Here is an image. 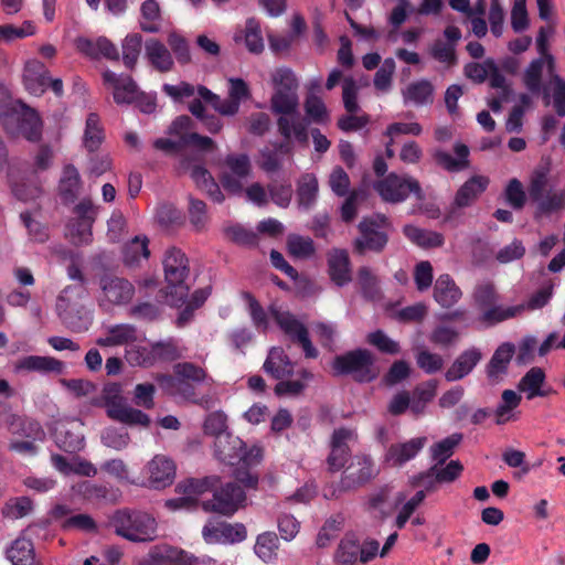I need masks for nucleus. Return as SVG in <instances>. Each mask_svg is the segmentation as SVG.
<instances>
[{
    "instance_id": "nucleus-1",
    "label": "nucleus",
    "mask_w": 565,
    "mask_h": 565,
    "mask_svg": "<svg viewBox=\"0 0 565 565\" xmlns=\"http://www.w3.org/2000/svg\"><path fill=\"white\" fill-rule=\"evenodd\" d=\"M299 98L297 92L276 89L270 98V108L277 118V129L284 139L294 138L301 147H308L309 120L298 111Z\"/></svg>"
},
{
    "instance_id": "nucleus-2",
    "label": "nucleus",
    "mask_w": 565,
    "mask_h": 565,
    "mask_svg": "<svg viewBox=\"0 0 565 565\" xmlns=\"http://www.w3.org/2000/svg\"><path fill=\"white\" fill-rule=\"evenodd\" d=\"M92 405L104 407L109 419L128 426H142L147 428L151 424L148 414L127 404L120 383H106L103 386L100 396L94 398Z\"/></svg>"
},
{
    "instance_id": "nucleus-3",
    "label": "nucleus",
    "mask_w": 565,
    "mask_h": 565,
    "mask_svg": "<svg viewBox=\"0 0 565 565\" xmlns=\"http://www.w3.org/2000/svg\"><path fill=\"white\" fill-rule=\"evenodd\" d=\"M163 269L169 289L167 295L171 298V303L174 306L183 303L190 291V287L185 284L190 274L186 255L180 248H169L164 254Z\"/></svg>"
},
{
    "instance_id": "nucleus-4",
    "label": "nucleus",
    "mask_w": 565,
    "mask_h": 565,
    "mask_svg": "<svg viewBox=\"0 0 565 565\" xmlns=\"http://www.w3.org/2000/svg\"><path fill=\"white\" fill-rule=\"evenodd\" d=\"M375 358L367 349H355L337 355L332 362L334 375H351L358 383H370L377 377Z\"/></svg>"
},
{
    "instance_id": "nucleus-5",
    "label": "nucleus",
    "mask_w": 565,
    "mask_h": 565,
    "mask_svg": "<svg viewBox=\"0 0 565 565\" xmlns=\"http://www.w3.org/2000/svg\"><path fill=\"white\" fill-rule=\"evenodd\" d=\"M111 523L118 535L132 542H149L156 537L157 522L145 512L119 510Z\"/></svg>"
},
{
    "instance_id": "nucleus-6",
    "label": "nucleus",
    "mask_w": 565,
    "mask_h": 565,
    "mask_svg": "<svg viewBox=\"0 0 565 565\" xmlns=\"http://www.w3.org/2000/svg\"><path fill=\"white\" fill-rule=\"evenodd\" d=\"M379 473L373 459L367 455H355L344 470L340 482L331 486L324 493L326 498H338L340 493L356 490Z\"/></svg>"
},
{
    "instance_id": "nucleus-7",
    "label": "nucleus",
    "mask_w": 565,
    "mask_h": 565,
    "mask_svg": "<svg viewBox=\"0 0 565 565\" xmlns=\"http://www.w3.org/2000/svg\"><path fill=\"white\" fill-rule=\"evenodd\" d=\"M98 286L100 292L97 302L105 312L111 311L116 306L129 303L135 295V287L128 279L113 274H103L98 279Z\"/></svg>"
},
{
    "instance_id": "nucleus-8",
    "label": "nucleus",
    "mask_w": 565,
    "mask_h": 565,
    "mask_svg": "<svg viewBox=\"0 0 565 565\" xmlns=\"http://www.w3.org/2000/svg\"><path fill=\"white\" fill-rule=\"evenodd\" d=\"M246 493L243 487L236 482L220 483L213 491L212 499L202 501L205 512L217 513L224 516L234 515L246 502Z\"/></svg>"
},
{
    "instance_id": "nucleus-9",
    "label": "nucleus",
    "mask_w": 565,
    "mask_h": 565,
    "mask_svg": "<svg viewBox=\"0 0 565 565\" xmlns=\"http://www.w3.org/2000/svg\"><path fill=\"white\" fill-rule=\"evenodd\" d=\"M375 190L383 201L390 203H401L408 198L409 193H413L418 201H424L426 198L420 183L416 179L408 175H397L396 173H390L379 181L375 184Z\"/></svg>"
},
{
    "instance_id": "nucleus-10",
    "label": "nucleus",
    "mask_w": 565,
    "mask_h": 565,
    "mask_svg": "<svg viewBox=\"0 0 565 565\" xmlns=\"http://www.w3.org/2000/svg\"><path fill=\"white\" fill-rule=\"evenodd\" d=\"M218 483V476L185 479L177 486V491L183 493L184 497L170 499L166 502V505L172 510L191 508L196 503V500L193 499L192 495H199L205 492L213 493Z\"/></svg>"
},
{
    "instance_id": "nucleus-11",
    "label": "nucleus",
    "mask_w": 565,
    "mask_h": 565,
    "mask_svg": "<svg viewBox=\"0 0 565 565\" xmlns=\"http://www.w3.org/2000/svg\"><path fill=\"white\" fill-rule=\"evenodd\" d=\"M379 223L372 217H364L358 225L360 235L353 242V250L364 255L367 250L380 254L387 243L388 235L379 230Z\"/></svg>"
},
{
    "instance_id": "nucleus-12",
    "label": "nucleus",
    "mask_w": 565,
    "mask_h": 565,
    "mask_svg": "<svg viewBox=\"0 0 565 565\" xmlns=\"http://www.w3.org/2000/svg\"><path fill=\"white\" fill-rule=\"evenodd\" d=\"M271 315L280 329L290 337L294 342L301 345L306 358L315 359L318 356V350L313 347L307 328L297 320L291 313L273 309Z\"/></svg>"
},
{
    "instance_id": "nucleus-13",
    "label": "nucleus",
    "mask_w": 565,
    "mask_h": 565,
    "mask_svg": "<svg viewBox=\"0 0 565 565\" xmlns=\"http://www.w3.org/2000/svg\"><path fill=\"white\" fill-rule=\"evenodd\" d=\"M202 536L209 544H235L246 539L247 531L242 523L220 522L216 525H205L202 530Z\"/></svg>"
},
{
    "instance_id": "nucleus-14",
    "label": "nucleus",
    "mask_w": 565,
    "mask_h": 565,
    "mask_svg": "<svg viewBox=\"0 0 565 565\" xmlns=\"http://www.w3.org/2000/svg\"><path fill=\"white\" fill-rule=\"evenodd\" d=\"M353 437V430L340 427L334 429L331 436V450L327 458L328 469L331 472L340 471L348 462L351 451L348 440Z\"/></svg>"
},
{
    "instance_id": "nucleus-15",
    "label": "nucleus",
    "mask_w": 565,
    "mask_h": 565,
    "mask_svg": "<svg viewBox=\"0 0 565 565\" xmlns=\"http://www.w3.org/2000/svg\"><path fill=\"white\" fill-rule=\"evenodd\" d=\"M328 275L337 287L351 282V260L347 249L332 248L327 254Z\"/></svg>"
},
{
    "instance_id": "nucleus-16",
    "label": "nucleus",
    "mask_w": 565,
    "mask_h": 565,
    "mask_svg": "<svg viewBox=\"0 0 565 565\" xmlns=\"http://www.w3.org/2000/svg\"><path fill=\"white\" fill-rule=\"evenodd\" d=\"M103 79L105 84L113 87L114 100L117 104H132L138 96L139 88L128 74L118 75L108 70L104 72Z\"/></svg>"
},
{
    "instance_id": "nucleus-17",
    "label": "nucleus",
    "mask_w": 565,
    "mask_h": 565,
    "mask_svg": "<svg viewBox=\"0 0 565 565\" xmlns=\"http://www.w3.org/2000/svg\"><path fill=\"white\" fill-rule=\"evenodd\" d=\"M515 353L514 344L504 342L497 348L486 366L487 377L492 384L499 383L508 374L509 364Z\"/></svg>"
},
{
    "instance_id": "nucleus-18",
    "label": "nucleus",
    "mask_w": 565,
    "mask_h": 565,
    "mask_svg": "<svg viewBox=\"0 0 565 565\" xmlns=\"http://www.w3.org/2000/svg\"><path fill=\"white\" fill-rule=\"evenodd\" d=\"M454 158L449 152L436 149L431 157L434 162L447 172H459L467 169L470 164L469 154L470 150L467 145L457 142L454 146Z\"/></svg>"
},
{
    "instance_id": "nucleus-19",
    "label": "nucleus",
    "mask_w": 565,
    "mask_h": 565,
    "mask_svg": "<svg viewBox=\"0 0 565 565\" xmlns=\"http://www.w3.org/2000/svg\"><path fill=\"white\" fill-rule=\"evenodd\" d=\"M490 180L484 175H472L456 192L454 205L470 206L488 188Z\"/></svg>"
},
{
    "instance_id": "nucleus-20",
    "label": "nucleus",
    "mask_w": 565,
    "mask_h": 565,
    "mask_svg": "<svg viewBox=\"0 0 565 565\" xmlns=\"http://www.w3.org/2000/svg\"><path fill=\"white\" fill-rule=\"evenodd\" d=\"M482 353L477 348H470L461 352L445 373L448 382H455L463 379L472 372L476 365L481 361Z\"/></svg>"
},
{
    "instance_id": "nucleus-21",
    "label": "nucleus",
    "mask_w": 565,
    "mask_h": 565,
    "mask_svg": "<svg viewBox=\"0 0 565 565\" xmlns=\"http://www.w3.org/2000/svg\"><path fill=\"white\" fill-rule=\"evenodd\" d=\"M425 444L426 437H417L406 443L393 444L386 451L385 461L392 466H402L415 458Z\"/></svg>"
},
{
    "instance_id": "nucleus-22",
    "label": "nucleus",
    "mask_w": 565,
    "mask_h": 565,
    "mask_svg": "<svg viewBox=\"0 0 565 565\" xmlns=\"http://www.w3.org/2000/svg\"><path fill=\"white\" fill-rule=\"evenodd\" d=\"M244 448V441L231 434L218 437L214 443V455L223 463L235 466L239 463L242 458V449Z\"/></svg>"
},
{
    "instance_id": "nucleus-23",
    "label": "nucleus",
    "mask_w": 565,
    "mask_h": 565,
    "mask_svg": "<svg viewBox=\"0 0 565 565\" xmlns=\"http://www.w3.org/2000/svg\"><path fill=\"white\" fill-rule=\"evenodd\" d=\"M23 79L30 93L41 95L47 89L50 72L41 61L31 60L25 64Z\"/></svg>"
},
{
    "instance_id": "nucleus-24",
    "label": "nucleus",
    "mask_w": 565,
    "mask_h": 565,
    "mask_svg": "<svg viewBox=\"0 0 565 565\" xmlns=\"http://www.w3.org/2000/svg\"><path fill=\"white\" fill-rule=\"evenodd\" d=\"M149 480L156 488L170 484L175 476L174 462L162 455H157L147 465Z\"/></svg>"
},
{
    "instance_id": "nucleus-25",
    "label": "nucleus",
    "mask_w": 565,
    "mask_h": 565,
    "mask_svg": "<svg viewBox=\"0 0 565 565\" xmlns=\"http://www.w3.org/2000/svg\"><path fill=\"white\" fill-rule=\"evenodd\" d=\"M64 363L52 356L26 355L14 364L15 372L57 373L63 371Z\"/></svg>"
},
{
    "instance_id": "nucleus-26",
    "label": "nucleus",
    "mask_w": 565,
    "mask_h": 565,
    "mask_svg": "<svg viewBox=\"0 0 565 565\" xmlns=\"http://www.w3.org/2000/svg\"><path fill=\"white\" fill-rule=\"evenodd\" d=\"M263 369L275 380H282L294 374V364L281 348L270 349Z\"/></svg>"
},
{
    "instance_id": "nucleus-27",
    "label": "nucleus",
    "mask_w": 565,
    "mask_h": 565,
    "mask_svg": "<svg viewBox=\"0 0 565 565\" xmlns=\"http://www.w3.org/2000/svg\"><path fill=\"white\" fill-rule=\"evenodd\" d=\"M146 57L150 65L161 72H170L173 67V58L167 46L157 39H149L145 44Z\"/></svg>"
},
{
    "instance_id": "nucleus-28",
    "label": "nucleus",
    "mask_w": 565,
    "mask_h": 565,
    "mask_svg": "<svg viewBox=\"0 0 565 565\" xmlns=\"http://www.w3.org/2000/svg\"><path fill=\"white\" fill-rule=\"evenodd\" d=\"M77 46L81 52L92 58L104 56L110 61H119L118 49L110 40L105 36H100L96 41L79 39Z\"/></svg>"
},
{
    "instance_id": "nucleus-29",
    "label": "nucleus",
    "mask_w": 565,
    "mask_h": 565,
    "mask_svg": "<svg viewBox=\"0 0 565 565\" xmlns=\"http://www.w3.org/2000/svg\"><path fill=\"white\" fill-rule=\"evenodd\" d=\"M462 292L448 275H440L434 286V298L444 308H450L459 301Z\"/></svg>"
},
{
    "instance_id": "nucleus-30",
    "label": "nucleus",
    "mask_w": 565,
    "mask_h": 565,
    "mask_svg": "<svg viewBox=\"0 0 565 565\" xmlns=\"http://www.w3.org/2000/svg\"><path fill=\"white\" fill-rule=\"evenodd\" d=\"M234 41L237 43L244 41L250 53L260 54L265 46L259 21L255 18L247 19L245 29L235 33Z\"/></svg>"
},
{
    "instance_id": "nucleus-31",
    "label": "nucleus",
    "mask_w": 565,
    "mask_h": 565,
    "mask_svg": "<svg viewBox=\"0 0 565 565\" xmlns=\"http://www.w3.org/2000/svg\"><path fill=\"white\" fill-rule=\"evenodd\" d=\"M7 557L12 565H40L35 561L34 546L31 540L18 537L7 550Z\"/></svg>"
},
{
    "instance_id": "nucleus-32",
    "label": "nucleus",
    "mask_w": 565,
    "mask_h": 565,
    "mask_svg": "<svg viewBox=\"0 0 565 565\" xmlns=\"http://www.w3.org/2000/svg\"><path fill=\"white\" fill-rule=\"evenodd\" d=\"M404 104L423 106L433 103L434 86L427 79H420L407 85L403 90Z\"/></svg>"
},
{
    "instance_id": "nucleus-33",
    "label": "nucleus",
    "mask_w": 565,
    "mask_h": 565,
    "mask_svg": "<svg viewBox=\"0 0 565 565\" xmlns=\"http://www.w3.org/2000/svg\"><path fill=\"white\" fill-rule=\"evenodd\" d=\"M318 191L319 185L317 178L311 173L303 174L298 181L296 191L299 209L305 211L310 210L317 201Z\"/></svg>"
},
{
    "instance_id": "nucleus-34",
    "label": "nucleus",
    "mask_w": 565,
    "mask_h": 565,
    "mask_svg": "<svg viewBox=\"0 0 565 565\" xmlns=\"http://www.w3.org/2000/svg\"><path fill=\"white\" fill-rule=\"evenodd\" d=\"M191 178L196 186L206 192L214 202L221 203L224 201L220 185L215 182L207 169L202 166H194L191 170Z\"/></svg>"
},
{
    "instance_id": "nucleus-35",
    "label": "nucleus",
    "mask_w": 565,
    "mask_h": 565,
    "mask_svg": "<svg viewBox=\"0 0 565 565\" xmlns=\"http://www.w3.org/2000/svg\"><path fill=\"white\" fill-rule=\"evenodd\" d=\"M403 233L409 241L424 248L440 247L445 242L441 233L423 230L414 225H405Z\"/></svg>"
},
{
    "instance_id": "nucleus-36",
    "label": "nucleus",
    "mask_w": 565,
    "mask_h": 565,
    "mask_svg": "<svg viewBox=\"0 0 565 565\" xmlns=\"http://www.w3.org/2000/svg\"><path fill=\"white\" fill-rule=\"evenodd\" d=\"M54 436L56 446L65 452L75 454L84 447V436L65 424L55 428Z\"/></svg>"
},
{
    "instance_id": "nucleus-37",
    "label": "nucleus",
    "mask_w": 565,
    "mask_h": 565,
    "mask_svg": "<svg viewBox=\"0 0 565 565\" xmlns=\"http://www.w3.org/2000/svg\"><path fill=\"white\" fill-rule=\"evenodd\" d=\"M140 29L146 33H158L161 28V9L157 0H145L140 7Z\"/></svg>"
},
{
    "instance_id": "nucleus-38",
    "label": "nucleus",
    "mask_w": 565,
    "mask_h": 565,
    "mask_svg": "<svg viewBox=\"0 0 565 565\" xmlns=\"http://www.w3.org/2000/svg\"><path fill=\"white\" fill-rule=\"evenodd\" d=\"M73 290V287H65L57 297L56 311L62 322L73 331L86 330L87 327L83 326L82 318H75L71 315V303L68 294Z\"/></svg>"
},
{
    "instance_id": "nucleus-39",
    "label": "nucleus",
    "mask_w": 565,
    "mask_h": 565,
    "mask_svg": "<svg viewBox=\"0 0 565 565\" xmlns=\"http://www.w3.org/2000/svg\"><path fill=\"white\" fill-rule=\"evenodd\" d=\"M154 379L166 394L181 395L185 398L194 396V387L190 383H183L175 374H158Z\"/></svg>"
},
{
    "instance_id": "nucleus-40",
    "label": "nucleus",
    "mask_w": 565,
    "mask_h": 565,
    "mask_svg": "<svg viewBox=\"0 0 565 565\" xmlns=\"http://www.w3.org/2000/svg\"><path fill=\"white\" fill-rule=\"evenodd\" d=\"M81 188V177L78 170L72 166H65L60 180L58 191L63 200L73 202L78 194Z\"/></svg>"
},
{
    "instance_id": "nucleus-41",
    "label": "nucleus",
    "mask_w": 565,
    "mask_h": 565,
    "mask_svg": "<svg viewBox=\"0 0 565 565\" xmlns=\"http://www.w3.org/2000/svg\"><path fill=\"white\" fill-rule=\"evenodd\" d=\"M545 372L542 367L534 366L530 369L524 376L520 380L518 388L526 393L527 399H533L541 394V387L545 383Z\"/></svg>"
},
{
    "instance_id": "nucleus-42",
    "label": "nucleus",
    "mask_w": 565,
    "mask_h": 565,
    "mask_svg": "<svg viewBox=\"0 0 565 565\" xmlns=\"http://www.w3.org/2000/svg\"><path fill=\"white\" fill-rule=\"evenodd\" d=\"M105 139L104 129L100 126L99 116L96 113L88 114L84 131V146L89 152L96 151Z\"/></svg>"
},
{
    "instance_id": "nucleus-43",
    "label": "nucleus",
    "mask_w": 565,
    "mask_h": 565,
    "mask_svg": "<svg viewBox=\"0 0 565 565\" xmlns=\"http://www.w3.org/2000/svg\"><path fill=\"white\" fill-rule=\"evenodd\" d=\"M358 282L360 285L363 298L367 300H377L381 298V287L379 278L367 266H362L358 270Z\"/></svg>"
},
{
    "instance_id": "nucleus-44",
    "label": "nucleus",
    "mask_w": 565,
    "mask_h": 565,
    "mask_svg": "<svg viewBox=\"0 0 565 565\" xmlns=\"http://www.w3.org/2000/svg\"><path fill=\"white\" fill-rule=\"evenodd\" d=\"M303 108L306 113L305 118L309 120V125L311 122L317 125H324L330 120V115L326 104L319 96L315 94H309L306 97Z\"/></svg>"
},
{
    "instance_id": "nucleus-45",
    "label": "nucleus",
    "mask_w": 565,
    "mask_h": 565,
    "mask_svg": "<svg viewBox=\"0 0 565 565\" xmlns=\"http://www.w3.org/2000/svg\"><path fill=\"white\" fill-rule=\"evenodd\" d=\"M462 438V434L455 433L434 444L430 447L433 460H435L438 465H444L446 460L454 455L455 448L461 443Z\"/></svg>"
},
{
    "instance_id": "nucleus-46",
    "label": "nucleus",
    "mask_w": 565,
    "mask_h": 565,
    "mask_svg": "<svg viewBox=\"0 0 565 565\" xmlns=\"http://www.w3.org/2000/svg\"><path fill=\"white\" fill-rule=\"evenodd\" d=\"M148 238L146 236H136L129 243L124 246V262L126 265L132 266L141 258L147 259L150 255L148 248Z\"/></svg>"
},
{
    "instance_id": "nucleus-47",
    "label": "nucleus",
    "mask_w": 565,
    "mask_h": 565,
    "mask_svg": "<svg viewBox=\"0 0 565 565\" xmlns=\"http://www.w3.org/2000/svg\"><path fill=\"white\" fill-rule=\"evenodd\" d=\"M225 236L236 245L247 248L258 246L259 237L253 230H248L241 224L231 225L224 228Z\"/></svg>"
},
{
    "instance_id": "nucleus-48",
    "label": "nucleus",
    "mask_w": 565,
    "mask_h": 565,
    "mask_svg": "<svg viewBox=\"0 0 565 565\" xmlns=\"http://www.w3.org/2000/svg\"><path fill=\"white\" fill-rule=\"evenodd\" d=\"M142 47V36L139 33L128 34L122 41V62L128 70H134Z\"/></svg>"
},
{
    "instance_id": "nucleus-49",
    "label": "nucleus",
    "mask_w": 565,
    "mask_h": 565,
    "mask_svg": "<svg viewBox=\"0 0 565 565\" xmlns=\"http://www.w3.org/2000/svg\"><path fill=\"white\" fill-rule=\"evenodd\" d=\"M524 309V305L511 306L507 308L492 305V307H489L483 311L481 320L489 326H493L504 320L514 318L515 316L523 312Z\"/></svg>"
},
{
    "instance_id": "nucleus-50",
    "label": "nucleus",
    "mask_w": 565,
    "mask_h": 565,
    "mask_svg": "<svg viewBox=\"0 0 565 565\" xmlns=\"http://www.w3.org/2000/svg\"><path fill=\"white\" fill-rule=\"evenodd\" d=\"M278 537L274 532H265L257 536L255 553L264 561L269 562L277 555Z\"/></svg>"
},
{
    "instance_id": "nucleus-51",
    "label": "nucleus",
    "mask_w": 565,
    "mask_h": 565,
    "mask_svg": "<svg viewBox=\"0 0 565 565\" xmlns=\"http://www.w3.org/2000/svg\"><path fill=\"white\" fill-rule=\"evenodd\" d=\"M287 248L291 256L297 258H309L315 252V244L310 237L290 234L287 238Z\"/></svg>"
},
{
    "instance_id": "nucleus-52",
    "label": "nucleus",
    "mask_w": 565,
    "mask_h": 565,
    "mask_svg": "<svg viewBox=\"0 0 565 565\" xmlns=\"http://www.w3.org/2000/svg\"><path fill=\"white\" fill-rule=\"evenodd\" d=\"M366 341L383 354L396 355L401 352L399 343L391 339L383 330L370 332Z\"/></svg>"
},
{
    "instance_id": "nucleus-53",
    "label": "nucleus",
    "mask_w": 565,
    "mask_h": 565,
    "mask_svg": "<svg viewBox=\"0 0 565 565\" xmlns=\"http://www.w3.org/2000/svg\"><path fill=\"white\" fill-rule=\"evenodd\" d=\"M472 297L477 307L483 311L487 308L492 307V305H495L499 299L495 286L491 281L477 285Z\"/></svg>"
},
{
    "instance_id": "nucleus-54",
    "label": "nucleus",
    "mask_w": 565,
    "mask_h": 565,
    "mask_svg": "<svg viewBox=\"0 0 565 565\" xmlns=\"http://www.w3.org/2000/svg\"><path fill=\"white\" fill-rule=\"evenodd\" d=\"M536 210L534 213L535 218H540L543 215H548L553 212L559 211L565 205V193L554 192L548 193L546 196H542L541 201H535Z\"/></svg>"
},
{
    "instance_id": "nucleus-55",
    "label": "nucleus",
    "mask_w": 565,
    "mask_h": 565,
    "mask_svg": "<svg viewBox=\"0 0 565 565\" xmlns=\"http://www.w3.org/2000/svg\"><path fill=\"white\" fill-rule=\"evenodd\" d=\"M100 438L104 446L115 450H122L130 443V436L126 429L113 426L106 427L102 431Z\"/></svg>"
},
{
    "instance_id": "nucleus-56",
    "label": "nucleus",
    "mask_w": 565,
    "mask_h": 565,
    "mask_svg": "<svg viewBox=\"0 0 565 565\" xmlns=\"http://www.w3.org/2000/svg\"><path fill=\"white\" fill-rule=\"evenodd\" d=\"M173 373L180 376L183 383H202L207 377L205 370L192 362H180L174 364Z\"/></svg>"
},
{
    "instance_id": "nucleus-57",
    "label": "nucleus",
    "mask_w": 565,
    "mask_h": 565,
    "mask_svg": "<svg viewBox=\"0 0 565 565\" xmlns=\"http://www.w3.org/2000/svg\"><path fill=\"white\" fill-rule=\"evenodd\" d=\"M543 66V60L535 58L525 70L523 82L527 90L532 94H539L542 89Z\"/></svg>"
},
{
    "instance_id": "nucleus-58",
    "label": "nucleus",
    "mask_w": 565,
    "mask_h": 565,
    "mask_svg": "<svg viewBox=\"0 0 565 565\" xmlns=\"http://www.w3.org/2000/svg\"><path fill=\"white\" fill-rule=\"evenodd\" d=\"M504 200L514 210L520 211L524 207L526 202V193L523 189L522 182L513 178L504 189Z\"/></svg>"
},
{
    "instance_id": "nucleus-59",
    "label": "nucleus",
    "mask_w": 565,
    "mask_h": 565,
    "mask_svg": "<svg viewBox=\"0 0 565 565\" xmlns=\"http://www.w3.org/2000/svg\"><path fill=\"white\" fill-rule=\"evenodd\" d=\"M548 170L541 168L533 171L527 188L529 196L532 202L541 201L548 184Z\"/></svg>"
},
{
    "instance_id": "nucleus-60",
    "label": "nucleus",
    "mask_w": 565,
    "mask_h": 565,
    "mask_svg": "<svg viewBox=\"0 0 565 565\" xmlns=\"http://www.w3.org/2000/svg\"><path fill=\"white\" fill-rule=\"evenodd\" d=\"M416 363L426 374H435L443 369L444 359L440 354L424 349L417 352Z\"/></svg>"
},
{
    "instance_id": "nucleus-61",
    "label": "nucleus",
    "mask_w": 565,
    "mask_h": 565,
    "mask_svg": "<svg viewBox=\"0 0 565 565\" xmlns=\"http://www.w3.org/2000/svg\"><path fill=\"white\" fill-rule=\"evenodd\" d=\"M33 510V502L28 497H19L9 500L4 508L3 513L11 519H21L26 516Z\"/></svg>"
},
{
    "instance_id": "nucleus-62",
    "label": "nucleus",
    "mask_w": 565,
    "mask_h": 565,
    "mask_svg": "<svg viewBox=\"0 0 565 565\" xmlns=\"http://www.w3.org/2000/svg\"><path fill=\"white\" fill-rule=\"evenodd\" d=\"M204 433L215 437V440L221 436L228 434L227 429V417L222 412H213L206 417L204 425Z\"/></svg>"
},
{
    "instance_id": "nucleus-63",
    "label": "nucleus",
    "mask_w": 565,
    "mask_h": 565,
    "mask_svg": "<svg viewBox=\"0 0 565 565\" xmlns=\"http://www.w3.org/2000/svg\"><path fill=\"white\" fill-rule=\"evenodd\" d=\"M358 557H361V547L359 543L351 539H343L338 547L335 558L340 564H353Z\"/></svg>"
},
{
    "instance_id": "nucleus-64",
    "label": "nucleus",
    "mask_w": 565,
    "mask_h": 565,
    "mask_svg": "<svg viewBox=\"0 0 565 565\" xmlns=\"http://www.w3.org/2000/svg\"><path fill=\"white\" fill-rule=\"evenodd\" d=\"M168 44L181 65H185L191 62L190 47L185 38L172 32L168 35Z\"/></svg>"
}]
</instances>
